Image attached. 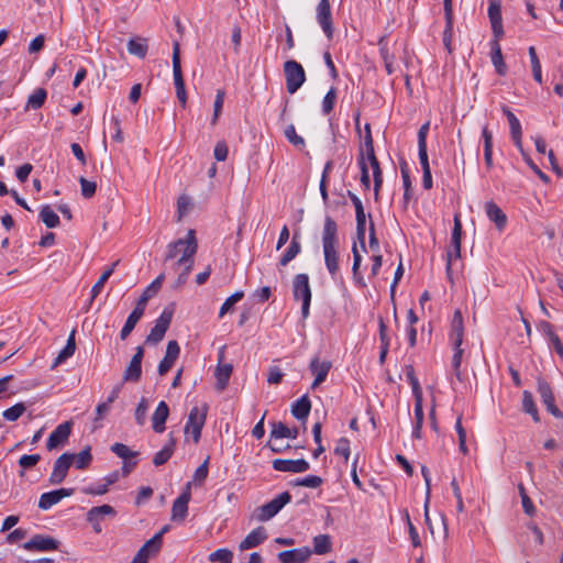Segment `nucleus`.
Here are the masks:
<instances>
[{
	"label": "nucleus",
	"instance_id": "obj_1",
	"mask_svg": "<svg viewBox=\"0 0 563 563\" xmlns=\"http://www.w3.org/2000/svg\"><path fill=\"white\" fill-rule=\"evenodd\" d=\"M198 243L195 230H189L185 239H178L167 245L164 261L168 262L178 257L173 264V269L178 273L176 282L177 286H181L186 283L187 277L194 267Z\"/></svg>",
	"mask_w": 563,
	"mask_h": 563
},
{
	"label": "nucleus",
	"instance_id": "obj_2",
	"mask_svg": "<svg viewBox=\"0 0 563 563\" xmlns=\"http://www.w3.org/2000/svg\"><path fill=\"white\" fill-rule=\"evenodd\" d=\"M322 249L324 255V264L332 277H335L340 271L339 266V235L338 224L330 217L325 216L322 230Z\"/></svg>",
	"mask_w": 563,
	"mask_h": 563
},
{
	"label": "nucleus",
	"instance_id": "obj_3",
	"mask_svg": "<svg viewBox=\"0 0 563 563\" xmlns=\"http://www.w3.org/2000/svg\"><path fill=\"white\" fill-rule=\"evenodd\" d=\"M208 412V405L203 404L201 407H194L188 416L185 426V434H190L195 443H198L201 437V430L206 423Z\"/></svg>",
	"mask_w": 563,
	"mask_h": 563
},
{
	"label": "nucleus",
	"instance_id": "obj_4",
	"mask_svg": "<svg viewBox=\"0 0 563 563\" xmlns=\"http://www.w3.org/2000/svg\"><path fill=\"white\" fill-rule=\"evenodd\" d=\"M286 88L289 93H295L306 81V73L301 64L290 59L284 64Z\"/></svg>",
	"mask_w": 563,
	"mask_h": 563
},
{
	"label": "nucleus",
	"instance_id": "obj_5",
	"mask_svg": "<svg viewBox=\"0 0 563 563\" xmlns=\"http://www.w3.org/2000/svg\"><path fill=\"white\" fill-rule=\"evenodd\" d=\"M292 292L295 299L302 300L301 314L302 318L306 319L309 316L311 301V289L307 274H298L295 276L292 282Z\"/></svg>",
	"mask_w": 563,
	"mask_h": 563
},
{
	"label": "nucleus",
	"instance_id": "obj_6",
	"mask_svg": "<svg viewBox=\"0 0 563 563\" xmlns=\"http://www.w3.org/2000/svg\"><path fill=\"white\" fill-rule=\"evenodd\" d=\"M291 499V495L288 492H284L276 496L271 501L265 505L256 508L255 517L258 521H268L273 517H275L280 509L287 505Z\"/></svg>",
	"mask_w": 563,
	"mask_h": 563
},
{
	"label": "nucleus",
	"instance_id": "obj_7",
	"mask_svg": "<svg viewBox=\"0 0 563 563\" xmlns=\"http://www.w3.org/2000/svg\"><path fill=\"white\" fill-rule=\"evenodd\" d=\"M173 75H174V84L176 88V96L183 107L187 103V93L185 90V81L181 73V64H180V53H179V44L178 42L174 43L173 46Z\"/></svg>",
	"mask_w": 563,
	"mask_h": 563
},
{
	"label": "nucleus",
	"instance_id": "obj_8",
	"mask_svg": "<svg viewBox=\"0 0 563 563\" xmlns=\"http://www.w3.org/2000/svg\"><path fill=\"white\" fill-rule=\"evenodd\" d=\"M316 20L322 29L324 35L330 41L333 38L334 27L329 0H320L316 8Z\"/></svg>",
	"mask_w": 563,
	"mask_h": 563
},
{
	"label": "nucleus",
	"instance_id": "obj_9",
	"mask_svg": "<svg viewBox=\"0 0 563 563\" xmlns=\"http://www.w3.org/2000/svg\"><path fill=\"white\" fill-rule=\"evenodd\" d=\"M172 319L173 311L164 309L162 314L156 320L155 325L152 328L148 335L146 336L145 342L150 344H156L161 342L164 339V335L170 325Z\"/></svg>",
	"mask_w": 563,
	"mask_h": 563
},
{
	"label": "nucleus",
	"instance_id": "obj_10",
	"mask_svg": "<svg viewBox=\"0 0 563 563\" xmlns=\"http://www.w3.org/2000/svg\"><path fill=\"white\" fill-rule=\"evenodd\" d=\"M74 453H63L54 463L48 482L52 485L60 484L67 476L68 470L74 463Z\"/></svg>",
	"mask_w": 563,
	"mask_h": 563
},
{
	"label": "nucleus",
	"instance_id": "obj_11",
	"mask_svg": "<svg viewBox=\"0 0 563 563\" xmlns=\"http://www.w3.org/2000/svg\"><path fill=\"white\" fill-rule=\"evenodd\" d=\"M59 548V541L49 536L35 534L23 544L26 551H55Z\"/></svg>",
	"mask_w": 563,
	"mask_h": 563
},
{
	"label": "nucleus",
	"instance_id": "obj_12",
	"mask_svg": "<svg viewBox=\"0 0 563 563\" xmlns=\"http://www.w3.org/2000/svg\"><path fill=\"white\" fill-rule=\"evenodd\" d=\"M538 393L547 410L555 418H563L562 411L556 407L554 402V395L551 386L542 378L538 379Z\"/></svg>",
	"mask_w": 563,
	"mask_h": 563
},
{
	"label": "nucleus",
	"instance_id": "obj_13",
	"mask_svg": "<svg viewBox=\"0 0 563 563\" xmlns=\"http://www.w3.org/2000/svg\"><path fill=\"white\" fill-rule=\"evenodd\" d=\"M71 432V422L66 421L56 427V429L49 434L46 448L48 451L55 450L63 445L69 438Z\"/></svg>",
	"mask_w": 563,
	"mask_h": 563
},
{
	"label": "nucleus",
	"instance_id": "obj_14",
	"mask_svg": "<svg viewBox=\"0 0 563 563\" xmlns=\"http://www.w3.org/2000/svg\"><path fill=\"white\" fill-rule=\"evenodd\" d=\"M74 494L73 488H59L56 490L47 492L41 495L38 500V508L48 510L57 505L63 498L69 497Z\"/></svg>",
	"mask_w": 563,
	"mask_h": 563
},
{
	"label": "nucleus",
	"instance_id": "obj_15",
	"mask_svg": "<svg viewBox=\"0 0 563 563\" xmlns=\"http://www.w3.org/2000/svg\"><path fill=\"white\" fill-rule=\"evenodd\" d=\"M180 354V346L177 341L172 340L167 343L166 353L163 360L158 364L157 372L161 376H164L173 367L174 363Z\"/></svg>",
	"mask_w": 563,
	"mask_h": 563
},
{
	"label": "nucleus",
	"instance_id": "obj_16",
	"mask_svg": "<svg viewBox=\"0 0 563 563\" xmlns=\"http://www.w3.org/2000/svg\"><path fill=\"white\" fill-rule=\"evenodd\" d=\"M488 18L492 24L494 37L501 38L504 36V26L501 18V5L497 0H489Z\"/></svg>",
	"mask_w": 563,
	"mask_h": 563
},
{
	"label": "nucleus",
	"instance_id": "obj_17",
	"mask_svg": "<svg viewBox=\"0 0 563 563\" xmlns=\"http://www.w3.org/2000/svg\"><path fill=\"white\" fill-rule=\"evenodd\" d=\"M274 470L278 472L303 473L310 468L309 463L303 459L284 460L276 459L273 461Z\"/></svg>",
	"mask_w": 563,
	"mask_h": 563
},
{
	"label": "nucleus",
	"instance_id": "obj_18",
	"mask_svg": "<svg viewBox=\"0 0 563 563\" xmlns=\"http://www.w3.org/2000/svg\"><path fill=\"white\" fill-rule=\"evenodd\" d=\"M312 551L308 547L286 550L278 553L279 563H305Z\"/></svg>",
	"mask_w": 563,
	"mask_h": 563
},
{
	"label": "nucleus",
	"instance_id": "obj_19",
	"mask_svg": "<svg viewBox=\"0 0 563 563\" xmlns=\"http://www.w3.org/2000/svg\"><path fill=\"white\" fill-rule=\"evenodd\" d=\"M191 494L189 490V484L187 489L173 503L172 507V520H185L188 514V504L190 501Z\"/></svg>",
	"mask_w": 563,
	"mask_h": 563
},
{
	"label": "nucleus",
	"instance_id": "obj_20",
	"mask_svg": "<svg viewBox=\"0 0 563 563\" xmlns=\"http://www.w3.org/2000/svg\"><path fill=\"white\" fill-rule=\"evenodd\" d=\"M161 548L158 537L151 538L140 548L131 563H147L150 558L157 554Z\"/></svg>",
	"mask_w": 563,
	"mask_h": 563
},
{
	"label": "nucleus",
	"instance_id": "obj_21",
	"mask_svg": "<svg viewBox=\"0 0 563 563\" xmlns=\"http://www.w3.org/2000/svg\"><path fill=\"white\" fill-rule=\"evenodd\" d=\"M224 347H222L219 352V365L217 366L214 376L217 378V389L222 391L229 383L230 376L233 371V366L231 364H222L224 358Z\"/></svg>",
	"mask_w": 563,
	"mask_h": 563
},
{
	"label": "nucleus",
	"instance_id": "obj_22",
	"mask_svg": "<svg viewBox=\"0 0 563 563\" xmlns=\"http://www.w3.org/2000/svg\"><path fill=\"white\" fill-rule=\"evenodd\" d=\"M331 362L322 361L320 362L318 357L311 360L309 368L311 373L314 375V380L311 385V388H317L321 383H323L331 369Z\"/></svg>",
	"mask_w": 563,
	"mask_h": 563
},
{
	"label": "nucleus",
	"instance_id": "obj_23",
	"mask_svg": "<svg viewBox=\"0 0 563 563\" xmlns=\"http://www.w3.org/2000/svg\"><path fill=\"white\" fill-rule=\"evenodd\" d=\"M485 212L488 219L495 223L498 231H503L506 228L507 216L494 201L485 203Z\"/></svg>",
	"mask_w": 563,
	"mask_h": 563
},
{
	"label": "nucleus",
	"instance_id": "obj_24",
	"mask_svg": "<svg viewBox=\"0 0 563 563\" xmlns=\"http://www.w3.org/2000/svg\"><path fill=\"white\" fill-rule=\"evenodd\" d=\"M464 338V322L460 310H455L451 320L450 340L452 345L463 343Z\"/></svg>",
	"mask_w": 563,
	"mask_h": 563
},
{
	"label": "nucleus",
	"instance_id": "obj_25",
	"mask_svg": "<svg viewBox=\"0 0 563 563\" xmlns=\"http://www.w3.org/2000/svg\"><path fill=\"white\" fill-rule=\"evenodd\" d=\"M500 38L494 37L490 41V58L492 63L496 69V73L500 76L506 75L507 66L504 62V56L501 53V47L499 44Z\"/></svg>",
	"mask_w": 563,
	"mask_h": 563
},
{
	"label": "nucleus",
	"instance_id": "obj_26",
	"mask_svg": "<svg viewBox=\"0 0 563 563\" xmlns=\"http://www.w3.org/2000/svg\"><path fill=\"white\" fill-rule=\"evenodd\" d=\"M267 539V533L264 527H258L251 531L240 543L241 551L255 548Z\"/></svg>",
	"mask_w": 563,
	"mask_h": 563
},
{
	"label": "nucleus",
	"instance_id": "obj_27",
	"mask_svg": "<svg viewBox=\"0 0 563 563\" xmlns=\"http://www.w3.org/2000/svg\"><path fill=\"white\" fill-rule=\"evenodd\" d=\"M169 416V408L165 401H161L153 416L152 423L153 430L157 433H162L165 430V423Z\"/></svg>",
	"mask_w": 563,
	"mask_h": 563
},
{
	"label": "nucleus",
	"instance_id": "obj_28",
	"mask_svg": "<svg viewBox=\"0 0 563 563\" xmlns=\"http://www.w3.org/2000/svg\"><path fill=\"white\" fill-rule=\"evenodd\" d=\"M503 112L506 114V117L508 119L511 139H512L516 147L518 150H521V144H522L521 124H520L519 120L517 119V117L507 107L503 108Z\"/></svg>",
	"mask_w": 563,
	"mask_h": 563
},
{
	"label": "nucleus",
	"instance_id": "obj_29",
	"mask_svg": "<svg viewBox=\"0 0 563 563\" xmlns=\"http://www.w3.org/2000/svg\"><path fill=\"white\" fill-rule=\"evenodd\" d=\"M165 278V275L164 274H161L158 277H156L147 287L146 289L143 291V294L141 295V297L139 298L137 302H136V307H141V309L144 311L145 310V307H146V303L147 301L157 294V291L159 290L161 286H162V283Z\"/></svg>",
	"mask_w": 563,
	"mask_h": 563
},
{
	"label": "nucleus",
	"instance_id": "obj_30",
	"mask_svg": "<svg viewBox=\"0 0 563 563\" xmlns=\"http://www.w3.org/2000/svg\"><path fill=\"white\" fill-rule=\"evenodd\" d=\"M461 240L462 238L451 236V246L446 252V265L445 271L450 282L452 279V261L461 257Z\"/></svg>",
	"mask_w": 563,
	"mask_h": 563
},
{
	"label": "nucleus",
	"instance_id": "obj_31",
	"mask_svg": "<svg viewBox=\"0 0 563 563\" xmlns=\"http://www.w3.org/2000/svg\"><path fill=\"white\" fill-rule=\"evenodd\" d=\"M75 333L76 331L73 330L67 339V343L65 347L58 353L56 358L54 360L52 364V368H56L58 365L64 363L67 358L74 355L76 351V341H75Z\"/></svg>",
	"mask_w": 563,
	"mask_h": 563
},
{
	"label": "nucleus",
	"instance_id": "obj_32",
	"mask_svg": "<svg viewBox=\"0 0 563 563\" xmlns=\"http://www.w3.org/2000/svg\"><path fill=\"white\" fill-rule=\"evenodd\" d=\"M311 410V402L307 395L302 396L291 406V413L298 420H305Z\"/></svg>",
	"mask_w": 563,
	"mask_h": 563
},
{
	"label": "nucleus",
	"instance_id": "obj_33",
	"mask_svg": "<svg viewBox=\"0 0 563 563\" xmlns=\"http://www.w3.org/2000/svg\"><path fill=\"white\" fill-rule=\"evenodd\" d=\"M144 314V311L141 309V307H136L133 309V311L129 314L123 328L120 332L121 340H125L130 333L135 328L136 323L140 321L142 316Z\"/></svg>",
	"mask_w": 563,
	"mask_h": 563
},
{
	"label": "nucleus",
	"instance_id": "obj_34",
	"mask_svg": "<svg viewBox=\"0 0 563 563\" xmlns=\"http://www.w3.org/2000/svg\"><path fill=\"white\" fill-rule=\"evenodd\" d=\"M176 441L173 437H170L169 441L164 445V448L154 455L153 464L155 466L164 465L172 457Z\"/></svg>",
	"mask_w": 563,
	"mask_h": 563
},
{
	"label": "nucleus",
	"instance_id": "obj_35",
	"mask_svg": "<svg viewBox=\"0 0 563 563\" xmlns=\"http://www.w3.org/2000/svg\"><path fill=\"white\" fill-rule=\"evenodd\" d=\"M301 252V244L299 241L298 234H294L291 242L279 260L280 266H286L290 261H292L299 253Z\"/></svg>",
	"mask_w": 563,
	"mask_h": 563
},
{
	"label": "nucleus",
	"instance_id": "obj_36",
	"mask_svg": "<svg viewBox=\"0 0 563 563\" xmlns=\"http://www.w3.org/2000/svg\"><path fill=\"white\" fill-rule=\"evenodd\" d=\"M106 516H111V517L115 516V510L112 506L102 505V506H98V507H92L87 512V521H96V520L102 521Z\"/></svg>",
	"mask_w": 563,
	"mask_h": 563
},
{
	"label": "nucleus",
	"instance_id": "obj_37",
	"mask_svg": "<svg viewBox=\"0 0 563 563\" xmlns=\"http://www.w3.org/2000/svg\"><path fill=\"white\" fill-rule=\"evenodd\" d=\"M298 435V429H290L283 422H276L273 424V429L271 431V438L280 439V438H291L296 439Z\"/></svg>",
	"mask_w": 563,
	"mask_h": 563
},
{
	"label": "nucleus",
	"instance_id": "obj_38",
	"mask_svg": "<svg viewBox=\"0 0 563 563\" xmlns=\"http://www.w3.org/2000/svg\"><path fill=\"white\" fill-rule=\"evenodd\" d=\"M40 219L49 229H53V228H56L59 225V217L55 213V211L48 205H45L41 208Z\"/></svg>",
	"mask_w": 563,
	"mask_h": 563
},
{
	"label": "nucleus",
	"instance_id": "obj_39",
	"mask_svg": "<svg viewBox=\"0 0 563 563\" xmlns=\"http://www.w3.org/2000/svg\"><path fill=\"white\" fill-rule=\"evenodd\" d=\"M332 550L331 538L328 534H319L313 538V550L316 554H327Z\"/></svg>",
	"mask_w": 563,
	"mask_h": 563
},
{
	"label": "nucleus",
	"instance_id": "obj_40",
	"mask_svg": "<svg viewBox=\"0 0 563 563\" xmlns=\"http://www.w3.org/2000/svg\"><path fill=\"white\" fill-rule=\"evenodd\" d=\"M128 52L140 58H144L147 53V44L144 38H131L128 42Z\"/></svg>",
	"mask_w": 563,
	"mask_h": 563
},
{
	"label": "nucleus",
	"instance_id": "obj_41",
	"mask_svg": "<svg viewBox=\"0 0 563 563\" xmlns=\"http://www.w3.org/2000/svg\"><path fill=\"white\" fill-rule=\"evenodd\" d=\"M522 409L525 412L529 413L536 422L540 420L532 394L528 390H525L522 395Z\"/></svg>",
	"mask_w": 563,
	"mask_h": 563
},
{
	"label": "nucleus",
	"instance_id": "obj_42",
	"mask_svg": "<svg viewBox=\"0 0 563 563\" xmlns=\"http://www.w3.org/2000/svg\"><path fill=\"white\" fill-rule=\"evenodd\" d=\"M365 231H366V214H365V212L356 213V238L360 241V244L364 252H366Z\"/></svg>",
	"mask_w": 563,
	"mask_h": 563
},
{
	"label": "nucleus",
	"instance_id": "obj_43",
	"mask_svg": "<svg viewBox=\"0 0 563 563\" xmlns=\"http://www.w3.org/2000/svg\"><path fill=\"white\" fill-rule=\"evenodd\" d=\"M47 92L44 88L35 89L27 99V107L32 109H40L44 104Z\"/></svg>",
	"mask_w": 563,
	"mask_h": 563
},
{
	"label": "nucleus",
	"instance_id": "obj_44",
	"mask_svg": "<svg viewBox=\"0 0 563 563\" xmlns=\"http://www.w3.org/2000/svg\"><path fill=\"white\" fill-rule=\"evenodd\" d=\"M91 461H92V455L90 452V446H86L78 454H75L74 462L78 470L87 468L90 465Z\"/></svg>",
	"mask_w": 563,
	"mask_h": 563
},
{
	"label": "nucleus",
	"instance_id": "obj_45",
	"mask_svg": "<svg viewBox=\"0 0 563 563\" xmlns=\"http://www.w3.org/2000/svg\"><path fill=\"white\" fill-rule=\"evenodd\" d=\"M141 376H142V366L130 362L123 373V382L136 383L140 380Z\"/></svg>",
	"mask_w": 563,
	"mask_h": 563
},
{
	"label": "nucleus",
	"instance_id": "obj_46",
	"mask_svg": "<svg viewBox=\"0 0 563 563\" xmlns=\"http://www.w3.org/2000/svg\"><path fill=\"white\" fill-rule=\"evenodd\" d=\"M529 56H530L533 78H534L536 81L541 84L542 82L541 64H540V60L538 58L536 48L533 46L529 47Z\"/></svg>",
	"mask_w": 563,
	"mask_h": 563
},
{
	"label": "nucleus",
	"instance_id": "obj_47",
	"mask_svg": "<svg viewBox=\"0 0 563 563\" xmlns=\"http://www.w3.org/2000/svg\"><path fill=\"white\" fill-rule=\"evenodd\" d=\"M233 553L229 549H218L209 555L211 563H232Z\"/></svg>",
	"mask_w": 563,
	"mask_h": 563
},
{
	"label": "nucleus",
	"instance_id": "obj_48",
	"mask_svg": "<svg viewBox=\"0 0 563 563\" xmlns=\"http://www.w3.org/2000/svg\"><path fill=\"white\" fill-rule=\"evenodd\" d=\"M400 169H401V177H402V183H404V188H405L404 201H405V207H407V205L411 198V180H410V176H409V172H408L406 162H404L400 165Z\"/></svg>",
	"mask_w": 563,
	"mask_h": 563
},
{
	"label": "nucleus",
	"instance_id": "obj_49",
	"mask_svg": "<svg viewBox=\"0 0 563 563\" xmlns=\"http://www.w3.org/2000/svg\"><path fill=\"white\" fill-rule=\"evenodd\" d=\"M111 451L124 461L134 459L139 454L137 452L132 451L128 445L123 443L112 444Z\"/></svg>",
	"mask_w": 563,
	"mask_h": 563
},
{
	"label": "nucleus",
	"instance_id": "obj_50",
	"mask_svg": "<svg viewBox=\"0 0 563 563\" xmlns=\"http://www.w3.org/2000/svg\"><path fill=\"white\" fill-rule=\"evenodd\" d=\"M25 410L26 408L24 404L18 402L14 406L5 409L2 412V416L8 421H16L25 412Z\"/></svg>",
	"mask_w": 563,
	"mask_h": 563
},
{
	"label": "nucleus",
	"instance_id": "obj_51",
	"mask_svg": "<svg viewBox=\"0 0 563 563\" xmlns=\"http://www.w3.org/2000/svg\"><path fill=\"white\" fill-rule=\"evenodd\" d=\"M147 409H148V401L146 398L143 397V398H141V400L137 404V407L135 408V411H134L135 422L141 427L144 426L146 422Z\"/></svg>",
	"mask_w": 563,
	"mask_h": 563
},
{
	"label": "nucleus",
	"instance_id": "obj_52",
	"mask_svg": "<svg viewBox=\"0 0 563 563\" xmlns=\"http://www.w3.org/2000/svg\"><path fill=\"white\" fill-rule=\"evenodd\" d=\"M285 137L288 140V142L290 144H292L294 146L296 147H305V140L297 134L296 132V129L294 126V124H289L286 129H285Z\"/></svg>",
	"mask_w": 563,
	"mask_h": 563
},
{
	"label": "nucleus",
	"instance_id": "obj_53",
	"mask_svg": "<svg viewBox=\"0 0 563 563\" xmlns=\"http://www.w3.org/2000/svg\"><path fill=\"white\" fill-rule=\"evenodd\" d=\"M112 274H113V269L112 268H108V269H106L101 274L99 279L95 283V285L91 288V299H90V301H92L101 292L104 284L107 283V280L110 278V276Z\"/></svg>",
	"mask_w": 563,
	"mask_h": 563
},
{
	"label": "nucleus",
	"instance_id": "obj_54",
	"mask_svg": "<svg viewBox=\"0 0 563 563\" xmlns=\"http://www.w3.org/2000/svg\"><path fill=\"white\" fill-rule=\"evenodd\" d=\"M445 13V21H446V26H445V30L443 32V44L445 46V48L448 49L449 53H451L452 48H451V37H452V10L450 11H444Z\"/></svg>",
	"mask_w": 563,
	"mask_h": 563
},
{
	"label": "nucleus",
	"instance_id": "obj_55",
	"mask_svg": "<svg viewBox=\"0 0 563 563\" xmlns=\"http://www.w3.org/2000/svg\"><path fill=\"white\" fill-rule=\"evenodd\" d=\"M244 296V292L243 291H236L234 292L233 295H231L230 297H228L225 299V301L223 302V305L221 306L220 308V311H219V317L222 318L228 311H230V309L238 302L240 301Z\"/></svg>",
	"mask_w": 563,
	"mask_h": 563
},
{
	"label": "nucleus",
	"instance_id": "obj_56",
	"mask_svg": "<svg viewBox=\"0 0 563 563\" xmlns=\"http://www.w3.org/2000/svg\"><path fill=\"white\" fill-rule=\"evenodd\" d=\"M453 350H454V353H453V357H452V366H453L454 374H455L456 378L461 379L460 367H461L464 350L462 349V344L453 345Z\"/></svg>",
	"mask_w": 563,
	"mask_h": 563
},
{
	"label": "nucleus",
	"instance_id": "obj_57",
	"mask_svg": "<svg viewBox=\"0 0 563 563\" xmlns=\"http://www.w3.org/2000/svg\"><path fill=\"white\" fill-rule=\"evenodd\" d=\"M520 154L522 155L525 162L528 164V166L538 175V177L544 181L549 183L550 178L547 174H544L532 161V158L529 156V154L523 150V146L521 145V150H519Z\"/></svg>",
	"mask_w": 563,
	"mask_h": 563
},
{
	"label": "nucleus",
	"instance_id": "obj_58",
	"mask_svg": "<svg viewBox=\"0 0 563 563\" xmlns=\"http://www.w3.org/2000/svg\"><path fill=\"white\" fill-rule=\"evenodd\" d=\"M225 92L223 90H218L213 103V117L211 119V124L214 125L218 122V118L222 111L223 102H224Z\"/></svg>",
	"mask_w": 563,
	"mask_h": 563
},
{
	"label": "nucleus",
	"instance_id": "obj_59",
	"mask_svg": "<svg viewBox=\"0 0 563 563\" xmlns=\"http://www.w3.org/2000/svg\"><path fill=\"white\" fill-rule=\"evenodd\" d=\"M79 184L84 198L89 199L95 196L97 189V184L95 181L88 180L85 177H80Z\"/></svg>",
	"mask_w": 563,
	"mask_h": 563
},
{
	"label": "nucleus",
	"instance_id": "obj_60",
	"mask_svg": "<svg viewBox=\"0 0 563 563\" xmlns=\"http://www.w3.org/2000/svg\"><path fill=\"white\" fill-rule=\"evenodd\" d=\"M358 164L361 167V183L365 187V189H368L371 186V179L368 174V166L363 151L360 153Z\"/></svg>",
	"mask_w": 563,
	"mask_h": 563
},
{
	"label": "nucleus",
	"instance_id": "obj_61",
	"mask_svg": "<svg viewBox=\"0 0 563 563\" xmlns=\"http://www.w3.org/2000/svg\"><path fill=\"white\" fill-rule=\"evenodd\" d=\"M336 100V90L335 88H331L324 96L322 101V111L324 114H329L333 108Z\"/></svg>",
	"mask_w": 563,
	"mask_h": 563
},
{
	"label": "nucleus",
	"instance_id": "obj_62",
	"mask_svg": "<svg viewBox=\"0 0 563 563\" xmlns=\"http://www.w3.org/2000/svg\"><path fill=\"white\" fill-rule=\"evenodd\" d=\"M406 376L411 385L413 396L422 395L419 380L416 377L415 369L411 365L406 366Z\"/></svg>",
	"mask_w": 563,
	"mask_h": 563
},
{
	"label": "nucleus",
	"instance_id": "obj_63",
	"mask_svg": "<svg viewBox=\"0 0 563 563\" xmlns=\"http://www.w3.org/2000/svg\"><path fill=\"white\" fill-rule=\"evenodd\" d=\"M334 454L341 455L344 457V461L347 462L350 457V441L346 438H340L336 442Z\"/></svg>",
	"mask_w": 563,
	"mask_h": 563
},
{
	"label": "nucleus",
	"instance_id": "obj_64",
	"mask_svg": "<svg viewBox=\"0 0 563 563\" xmlns=\"http://www.w3.org/2000/svg\"><path fill=\"white\" fill-rule=\"evenodd\" d=\"M191 207V199L190 197L186 195H181L177 199V212H178V220H180L189 210Z\"/></svg>",
	"mask_w": 563,
	"mask_h": 563
}]
</instances>
